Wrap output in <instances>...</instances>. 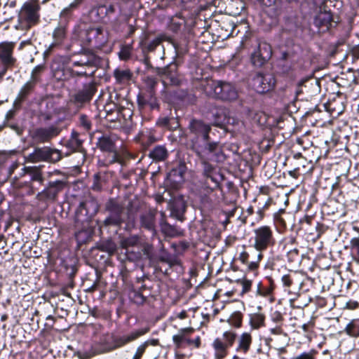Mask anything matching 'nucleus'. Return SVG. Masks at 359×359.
I'll return each instance as SVG.
<instances>
[{
	"label": "nucleus",
	"mask_w": 359,
	"mask_h": 359,
	"mask_svg": "<svg viewBox=\"0 0 359 359\" xmlns=\"http://www.w3.org/2000/svg\"><path fill=\"white\" fill-rule=\"evenodd\" d=\"M39 9L40 6L38 0H31L25 2L18 15L17 28L25 30L36 25L39 20Z\"/></svg>",
	"instance_id": "nucleus-1"
},
{
	"label": "nucleus",
	"mask_w": 359,
	"mask_h": 359,
	"mask_svg": "<svg viewBox=\"0 0 359 359\" xmlns=\"http://www.w3.org/2000/svg\"><path fill=\"white\" fill-rule=\"evenodd\" d=\"M253 247L256 251L262 253L276 244L274 232L271 226H259L253 230Z\"/></svg>",
	"instance_id": "nucleus-2"
},
{
	"label": "nucleus",
	"mask_w": 359,
	"mask_h": 359,
	"mask_svg": "<svg viewBox=\"0 0 359 359\" xmlns=\"http://www.w3.org/2000/svg\"><path fill=\"white\" fill-rule=\"evenodd\" d=\"M192 149L201 160L219 161L220 147L217 142H210L208 140H196L192 144Z\"/></svg>",
	"instance_id": "nucleus-3"
},
{
	"label": "nucleus",
	"mask_w": 359,
	"mask_h": 359,
	"mask_svg": "<svg viewBox=\"0 0 359 359\" xmlns=\"http://www.w3.org/2000/svg\"><path fill=\"white\" fill-rule=\"evenodd\" d=\"M15 43L4 41L0 43V81L9 69L15 67L17 59L13 55Z\"/></svg>",
	"instance_id": "nucleus-4"
},
{
	"label": "nucleus",
	"mask_w": 359,
	"mask_h": 359,
	"mask_svg": "<svg viewBox=\"0 0 359 359\" xmlns=\"http://www.w3.org/2000/svg\"><path fill=\"white\" fill-rule=\"evenodd\" d=\"M236 339V334L233 331H226L221 337L214 339L212 346L214 349L215 359H224L228 354Z\"/></svg>",
	"instance_id": "nucleus-5"
},
{
	"label": "nucleus",
	"mask_w": 359,
	"mask_h": 359,
	"mask_svg": "<svg viewBox=\"0 0 359 359\" xmlns=\"http://www.w3.org/2000/svg\"><path fill=\"white\" fill-rule=\"evenodd\" d=\"M210 95L222 100H234L238 97L236 88L229 83L223 81H212L209 84Z\"/></svg>",
	"instance_id": "nucleus-6"
},
{
	"label": "nucleus",
	"mask_w": 359,
	"mask_h": 359,
	"mask_svg": "<svg viewBox=\"0 0 359 359\" xmlns=\"http://www.w3.org/2000/svg\"><path fill=\"white\" fill-rule=\"evenodd\" d=\"M193 327H185L178 330V332L172 336V341L177 348L185 347H191L198 348L201 346V341L199 336L194 339L191 338V334L194 333Z\"/></svg>",
	"instance_id": "nucleus-7"
},
{
	"label": "nucleus",
	"mask_w": 359,
	"mask_h": 359,
	"mask_svg": "<svg viewBox=\"0 0 359 359\" xmlns=\"http://www.w3.org/2000/svg\"><path fill=\"white\" fill-rule=\"evenodd\" d=\"M28 158L32 163L40 161L56 163L61 160L62 155L60 151L57 149L44 147L36 148L34 151L28 156Z\"/></svg>",
	"instance_id": "nucleus-8"
},
{
	"label": "nucleus",
	"mask_w": 359,
	"mask_h": 359,
	"mask_svg": "<svg viewBox=\"0 0 359 359\" xmlns=\"http://www.w3.org/2000/svg\"><path fill=\"white\" fill-rule=\"evenodd\" d=\"M99 209L97 202L93 198H87L80 203L76 211L77 222H88L97 213Z\"/></svg>",
	"instance_id": "nucleus-9"
},
{
	"label": "nucleus",
	"mask_w": 359,
	"mask_h": 359,
	"mask_svg": "<svg viewBox=\"0 0 359 359\" xmlns=\"http://www.w3.org/2000/svg\"><path fill=\"white\" fill-rule=\"evenodd\" d=\"M252 86L258 93H265L273 88L275 79L271 74H257L252 79Z\"/></svg>",
	"instance_id": "nucleus-10"
},
{
	"label": "nucleus",
	"mask_w": 359,
	"mask_h": 359,
	"mask_svg": "<svg viewBox=\"0 0 359 359\" xmlns=\"http://www.w3.org/2000/svg\"><path fill=\"white\" fill-rule=\"evenodd\" d=\"M86 41L96 48L104 46L108 39L107 32L100 27H91L85 32Z\"/></svg>",
	"instance_id": "nucleus-11"
},
{
	"label": "nucleus",
	"mask_w": 359,
	"mask_h": 359,
	"mask_svg": "<svg viewBox=\"0 0 359 359\" xmlns=\"http://www.w3.org/2000/svg\"><path fill=\"white\" fill-rule=\"evenodd\" d=\"M271 46L266 43H259L257 48L251 55V62L255 67H262L271 57Z\"/></svg>",
	"instance_id": "nucleus-12"
},
{
	"label": "nucleus",
	"mask_w": 359,
	"mask_h": 359,
	"mask_svg": "<svg viewBox=\"0 0 359 359\" xmlns=\"http://www.w3.org/2000/svg\"><path fill=\"white\" fill-rule=\"evenodd\" d=\"M107 210L109 211V215L104 220V225L105 226H120L123 222V207L115 203L111 202L107 205Z\"/></svg>",
	"instance_id": "nucleus-13"
},
{
	"label": "nucleus",
	"mask_w": 359,
	"mask_h": 359,
	"mask_svg": "<svg viewBox=\"0 0 359 359\" xmlns=\"http://www.w3.org/2000/svg\"><path fill=\"white\" fill-rule=\"evenodd\" d=\"M262 257V253L256 251L255 249L250 252L242 251L239 255L238 260L245 264L249 270L253 271L258 268Z\"/></svg>",
	"instance_id": "nucleus-14"
},
{
	"label": "nucleus",
	"mask_w": 359,
	"mask_h": 359,
	"mask_svg": "<svg viewBox=\"0 0 359 359\" xmlns=\"http://www.w3.org/2000/svg\"><path fill=\"white\" fill-rule=\"evenodd\" d=\"M189 128L193 134L197 137L201 136V140H207L209 137V133L211 130V126L209 124L205 123L203 121L196 119H193L190 121ZM198 137H197V140Z\"/></svg>",
	"instance_id": "nucleus-15"
},
{
	"label": "nucleus",
	"mask_w": 359,
	"mask_h": 359,
	"mask_svg": "<svg viewBox=\"0 0 359 359\" xmlns=\"http://www.w3.org/2000/svg\"><path fill=\"white\" fill-rule=\"evenodd\" d=\"M162 76V81L164 85H179L180 78L177 73V65L175 64L170 65L164 68L159 73Z\"/></svg>",
	"instance_id": "nucleus-16"
},
{
	"label": "nucleus",
	"mask_w": 359,
	"mask_h": 359,
	"mask_svg": "<svg viewBox=\"0 0 359 359\" xmlns=\"http://www.w3.org/2000/svg\"><path fill=\"white\" fill-rule=\"evenodd\" d=\"M213 124L219 128L234 123V118L228 116V111L223 107H217L212 112Z\"/></svg>",
	"instance_id": "nucleus-17"
},
{
	"label": "nucleus",
	"mask_w": 359,
	"mask_h": 359,
	"mask_svg": "<svg viewBox=\"0 0 359 359\" xmlns=\"http://www.w3.org/2000/svg\"><path fill=\"white\" fill-rule=\"evenodd\" d=\"M60 130L54 126L38 128L34 131V137L40 142H46L56 137Z\"/></svg>",
	"instance_id": "nucleus-18"
},
{
	"label": "nucleus",
	"mask_w": 359,
	"mask_h": 359,
	"mask_svg": "<svg viewBox=\"0 0 359 359\" xmlns=\"http://www.w3.org/2000/svg\"><path fill=\"white\" fill-rule=\"evenodd\" d=\"M97 145L98 148L103 151L112 154L113 159L111 162H114L117 158V152L115 148L114 140L111 137L103 135L100 137L98 140Z\"/></svg>",
	"instance_id": "nucleus-19"
},
{
	"label": "nucleus",
	"mask_w": 359,
	"mask_h": 359,
	"mask_svg": "<svg viewBox=\"0 0 359 359\" xmlns=\"http://www.w3.org/2000/svg\"><path fill=\"white\" fill-rule=\"evenodd\" d=\"M148 332V329H141L130 333L128 335L122 336L114 341V348H120L124 345L137 339L140 336Z\"/></svg>",
	"instance_id": "nucleus-20"
},
{
	"label": "nucleus",
	"mask_w": 359,
	"mask_h": 359,
	"mask_svg": "<svg viewBox=\"0 0 359 359\" xmlns=\"http://www.w3.org/2000/svg\"><path fill=\"white\" fill-rule=\"evenodd\" d=\"M252 337L249 332H243L238 338L236 351L243 354L247 353L252 345Z\"/></svg>",
	"instance_id": "nucleus-21"
},
{
	"label": "nucleus",
	"mask_w": 359,
	"mask_h": 359,
	"mask_svg": "<svg viewBox=\"0 0 359 359\" xmlns=\"http://www.w3.org/2000/svg\"><path fill=\"white\" fill-rule=\"evenodd\" d=\"M95 92V89L93 84L88 83L84 86L83 88L75 95V102L78 103L88 102L92 98Z\"/></svg>",
	"instance_id": "nucleus-22"
},
{
	"label": "nucleus",
	"mask_w": 359,
	"mask_h": 359,
	"mask_svg": "<svg viewBox=\"0 0 359 359\" xmlns=\"http://www.w3.org/2000/svg\"><path fill=\"white\" fill-rule=\"evenodd\" d=\"M332 21V15L330 12H320L319 13L314 20V23L319 27H328Z\"/></svg>",
	"instance_id": "nucleus-23"
},
{
	"label": "nucleus",
	"mask_w": 359,
	"mask_h": 359,
	"mask_svg": "<svg viewBox=\"0 0 359 359\" xmlns=\"http://www.w3.org/2000/svg\"><path fill=\"white\" fill-rule=\"evenodd\" d=\"M250 325L252 329L257 330L265 325V316L255 313L250 315Z\"/></svg>",
	"instance_id": "nucleus-24"
},
{
	"label": "nucleus",
	"mask_w": 359,
	"mask_h": 359,
	"mask_svg": "<svg viewBox=\"0 0 359 359\" xmlns=\"http://www.w3.org/2000/svg\"><path fill=\"white\" fill-rule=\"evenodd\" d=\"M155 215L152 212L143 214L140 217L142 226L150 231H154Z\"/></svg>",
	"instance_id": "nucleus-25"
},
{
	"label": "nucleus",
	"mask_w": 359,
	"mask_h": 359,
	"mask_svg": "<svg viewBox=\"0 0 359 359\" xmlns=\"http://www.w3.org/2000/svg\"><path fill=\"white\" fill-rule=\"evenodd\" d=\"M344 332L351 337H359V322L357 319L351 320L346 326Z\"/></svg>",
	"instance_id": "nucleus-26"
},
{
	"label": "nucleus",
	"mask_w": 359,
	"mask_h": 359,
	"mask_svg": "<svg viewBox=\"0 0 359 359\" xmlns=\"http://www.w3.org/2000/svg\"><path fill=\"white\" fill-rule=\"evenodd\" d=\"M204 197L202 198L203 203L212 205L219 202V197L216 193L217 190H215L213 192H211L210 191V187L207 186L204 187Z\"/></svg>",
	"instance_id": "nucleus-27"
},
{
	"label": "nucleus",
	"mask_w": 359,
	"mask_h": 359,
	"mask_svg": "<svg viewBox=\"0 0 359 359\" xmlns=\"http://www.w3.org/2000/svg\"><path fill=\"white\" fill-rule=\"evenodd\" d=\"M114 77L118 83H124L128 81L132 76L130 71L128 69H116L114 72Z\"/></svg>",
	"instance_id": "nucleus-28"
},
{
	"label": "nucleus",
	"mask_w": 359,
	"mask_h": 359,
	"mask_svg": "<svg viewBox=\"0 0 359 359\" xmlns=\"http://www.w3.org/2000/svg\"><path fill=\"white\" fill-rule=\"evenodd\" d=\"M167 156L168 151L163 146H157L150 152V156L156 161H163Z\"/></svg>",
	"instance_id": "nucleus-29"
},
{
	"label": "nucleus",
	"mask_w": 359,
	"mask_h": 359,
	"mask_svg": "<svg viewBox=\"0 0 359 359\" xmlns=\"http://www.w3.org/2000/svg\"><path fill=\"white\" fill-rule=\"evenodd\" d=\"M96 62L95 57L93 55H89L88 57H81L79 60L72 62L73 67H92L95 65Z\"/></svg>",
	"instance_id": "nucleus-30"
},
{
	"label": "nucleus",
	"mask_w": 359,
	"mask_h": 359,
	"mask_svg": "<svg viewBox=\"0 0 359 359\" xmlns=\"http://www.w3.org/2000/svg\"><path fill=\"white\" fill-rule=\"evenodd\" d=\"M36 83L34 81H28L20 89L18 93V99L24 100L34 88Z\"/></svg>",
	"instance_id": "nucleus-31"
},
{
	"label": "nucleus",
	"mask_w": 359,
	"mask_h": 359,
	"mask_svg": "<svg viewBox=\"0 0 359 359\" xmlns=\"http://www.w3.org/2000/svg\"><path fill=\"white\" fill-rule=\"evenodd\" d=\"M350 246L353 259L359 263V238H353L350 241Z\"/></svg>",
	"instance_id": "nucleus-32"
},
{
	"label": "nucleus",
	"mask_w": 359,
	"mask_h": 359,
	"mask_svg": "<svg viewBox=\"0 0 359 359\" xmlns=\"http://www.w3.org/2000/svg\"><path fill=\"white\" fill-rule=\"evenodd\" d=\"M83 141L79 138V134L73 132L67 146L72 150H77L81 147Z\"/></svg>",
	"instance_id": "nucleus-33"
},
{
	"label": "nucleus",
	"mask_w": 359,
	"mask_h": 359,
	"mask_svg": "<svg viewBox=\"0 0 359 359\" xmlns=\"http://www.w3.org/2000/svg\"><path fill=\"white\" fill-rule=\"evenodd\" d=\"M162 231L170 237H175L182 235V232L180 230L176 229L175 226H172L168 224H164L161 226Z\"/></svg>",
	"instance_id": "nucleus-34"
},
{
	"label": "nucleus",
	"mask_w": 359,
	"mask_h": 359,
	"mask_svg": "<svg viewBox=\"0 0 359 359\" xmlns=\"http://www.w3.org/2000/svg\"><path fill=\"white\" fill-rule=\"evenodd\" d=\"M115 10L116 7L114 4L99 6L96 9L97 15L104 14L107 16L114 14Z\"/></svg>",
	"instance_id": "nucleus-35"
},
{
	"label": "nucleus",
	"mask_w": 359,
	"mask_h": 359,
	"mask_svg": "<svg viewBox=\"0 0 359 359\" xmlns=\"http://www.w3.org/2000/svg\"><path fill=\"white\" fill-rule=\"evenodd\" d=\"M242 320L243 315L239 311L232 313L228 320L229 324L236 327H240L241 326Z\"/></svg>",
	"instance_id": "nucleus-36"
},
{
	"label": "nucleus",
	"mask_w": 359,
	"mask_h": 359,
	"mask_svg": "<svg viewBox=\"0 0 359 359\" xmlns=\"http://www.w3.org/2000/svg\"><path fill=\"white\" fill-rule=\"evenodd\" d=\"M66 31L65 28L62 26H59L53 32V36L55 40V43L58 44L62 42V41L65 37Z\"/></svg>",
	"instance_id": "nucleus-37"
},
{
	"label": "nucleus",
	"mask_w": 359,
	"mask_h": 359,
	"mask_svg": "<svg viewBox=\"0 0 359 359\" xmlns=\"http://www.w3.org/2000/svg\"><path fill=\"white\" fill-rule=\"evenodd\" d=\"M44 69V65H39L36 66L32 72L30 81L36 83L39 81L40 76L43 72Z\"/></svg>",
	"instance_id": "nucleus-38"
},
{
	"label": "nucleus",
	"mask_w": 359,
	"mask_h": 359,
	"mask_svg": "<svg viewBox=\"0 0 359 359\" xmlns=\"http://www.w3.org/2000/svg\"><path fill=\"white\" fill-rule=\"evenodd\" d=\"M138 243L139 238L136 236H133L122 240L121 246L123 248L128 249L130 247L136 246Z\"/></svg>",
	"instance_id": "nucleus-39"
},
{
	"label": "nucleus",
	"mask_w": 359,
	"mask_h": 359,
	"mask_svg": "<svg viewBox=\"0 0 359 359\" xmlns=\"http://www.w3.org/2000/svg\"><path fill=\"white\" fill-rule=\"evenodd\" d=\"M149 344L155 345L156 341L152 340L151 343H149V341H147L141 344L140 346H138L133 359H140L143 353H144L146 348L148 346Z\"/></svg>",
	"instance_id": "nucleus-40"
},
{
	"label": "nucleus",
	"mask_w": 359,
	"mask_h": 359,
	"mask_svg": "<svg viewBox=\"0 0 359 359\" xmlns=\"http://www.w3.org/2000/svg\"><path fill=\"white\" fill-rule=\"evenodd\" d=\"M79 123L81 127L86 130H89L91 128V121L88 117L85 114H81L79 116Z\"/></svg>",
	"instance_id": "nucleus-41"
},
{
	"label": "nucleus",
	"mask_w": 359,
	"mask_h": 359,
	"mask_svg": "<svg viewBox=\"0 0 359 359\" xmlns=\"http://www.w3.org/2000/svg\"><path fill=\"white\" fill-rule=\"evenodd\" d=\"M316 353L315 350H310L308 352H303L291 359H316Z\"/></svg>",
	"instance_id": "nucleus-42"
},
{
	"label": "nucleus",
	"mask_w": 359,
	"mask_h": 359,
	"mask_svg": "<svg viewBox=\"0 0 359 359\" xmlns=\"http://www.w3.org/2000/svg\"><path fill=\"white\" fill-rule=\"evenodd\" d=\"M59 192V191L54 189V188L48 185V187L43 190V194L48 199H55Z\"/></svg>",
	"instance_id": "nucleus-43"
},
{
	"label": "nucleus",
	"mask_w": 359,
	"mask_h": 359,
	"mask_svg": "<svg viewBox=\"0 0 359 359\" xmlns=\"http://www.w3.org/2000/svg\"><path fill=\"white\" fill-rule=\"evenodd\" d=\"M239 283L242 287V290H241L242 294H245L250 290L251 287H252V281L251 280H248V279H243V280H240Z\"/></svg>",
	"instance_id": "nucleus-44"
},
{
	"label": "nucleus",
	"mask_w": 359,
	"mask_h": 359,
	"mask_svg": "<svg viewBox=\"0 0 359 359\" xmlns=\"http://www.w3.org/2000/svg\"><path fill=\"white\" fill-rule=\"evenodd\" d=\"M145 84L150 90H153L157 84V81L152 76H147L144 79Z\"/></svg>",
	"instance_id": "nucleus-45"
},
{
	"label": "nucleus",
	"mask_w": 359,
	"mask_h": 359,
	"mask_svg": "<svg viewBox=\"0 0 359 359\" xmlns=\"http://www.w3.org/2000/svg\"><path fill=\"white\" fill-rule=\"evenodd\" d=\"M272 320L276 323L277 325H283V317L280 312L275 311L273 313L271 316Z\"/></svg>",
	"instance_id": "nucleus-46"
},
{
	"label": "nucleus",
	"mask_w": 359,
	"mask_h": 359,
	"mask_svg": "<svg viewBox=\"0 0 359 359\" xmlns=\"http://www.w3.org/2000/svg\"><path fill=\"white\" fill-rule=\"evenodd\" d=\"M283 286L290 287L293 283V279L290 274H285L281 278Z\"/></svg>",
	"instance_id": "nucleus-47"
},
{
	"label": "nucleus",
	"mask_w": 359,
	"mask_h": 359,
	"mask_svg": "<svg viewBox=\"0 0 359 359\" xmlns=\"http://www.w3.org/2000/svg\"><path fill=\"white\" fill-rule=\"evenodd\" d=\"M206 177H207V179L205 181L206 184H209V180L212 181L215 184L214 187H210V191L211 192H213L215 190H217L219 187V182L210 175H208Z\"/></svg>",
	"instance_id": "nucleus-48"
},
{
	"label": "nucleus",
	"mask_w": 359,
	"mask_h": 359,
	"mask_svg": "<svg viewBox=\"0 0 359 359\" xmlns=\"http://www.w3.org/2000/svg\"><path fill=\"white\" fill-rule=\"evenodd\" d=\"M48 185L50 187H51L52 188H54V189H56V190L60 191L65 186V182L62 181H60V180H56L54 182H50L48 184Z\"/></svg>",
	"instance_id": "nucleus-49"
},
{
	"label": "nucleus",
	"mask_w": 359,
	"mask_h": 359,
	"mask_svg": "<svg viewBox=\"0 0 359 359\" xmlns=\"http://www.w3.org/2000/svg\"><path fill=\"white\" fill-rule=\"evenodd\" d=\"M269 331L271 334L274 335H281L284 334L281 325H276L274 327H271Z\"/></svg>",
	"instance_id": "nucleus-50"
},
{
	"label": "nucleus",
	"mask_w": 359,
	"mask_h": 359,
	"mask_svg": "<svg viewBox=\"0 0 359 359\" xmlns=\"http://www.w3.org/2000/svg\"><path fill=\"white\" fill-rule=\"evenodd\" d=\"M208 160H202L203 164L204 165V173L207 176L208 175H210L211 172L213 170L212 166L208 163Z\"/></svg>",
	"instance_id": "nucleus-51"
},
{
	"label": "nucleus",
	"mask_w": 359,
	"mask_h": 359,
	"mask_svg": "<svg viewBox=\"0 0 359 359\" xmlns=\"http://www.w3.org/2000/svg\"><path fill=\"white\" fill-rule=\"evenodd\" d=\"M271 292V290L269 289H264V290H262L261 289V283H259L258 285H257V293L259 294V295H261V296H263V297H266L268 296Z\"/></svg>",
	"instance_id": "nucleus-52"
},
{
	"label": "nucleus",
	"mask_w": 359,
	"mask_h": 359,
	"mask_svg": "<svg viewBox=\"0 0 359 359\" xmlns=\"http://www.w3.org/2000/svg\"><path fill=\"white\" fill-rule=\"evenodd\" d=\"M160 38H156L152 41H151L148 45V49L149 50H153L155 48L161 43Z\"/></svg>",
	"instance_id": "nucleus-53"
},
{
	"label": "nucleus",
	"mask_w": 359,
	"mask_h": 359,
	"mask_svg": "<svg viewBox=\"0 0 359 359\" xmlns=\"http://www.w3.org/2000/svg\"><path fill=\"white\" fill-rule=\"evenodd\" d=\"M130 52L129 48H123L120 53V57L123 60H127L129 58Z\"/></svg>",
	"instance_id": "nucleus-54"
},
{
	"label": "nucleus",
	"mask_w": 359,
	"mask_h": 359,
	"mask_svg": "<svg viewBox=\"0 0 359 359\" xmlns=\"http://www.w3.org/2000/svg\"><path fill=\"white\" fill-rule=\"evenodd\" d=\"M32 180H34V181H38V182H42L43 177L41 176V173L39 171H38V170L36 171L32 175Z\"/></svg>",
	"instance_id": "nucleus-55"
},
{
	"label": "nucleus",
	"mask_w": 359,
	"mask_h": 359,
	"mask_svg": "<svg viewBox=\"0 0 359 359\" xmlns=\"http://www.w3.org/2000/svg\"><path fill=\"white\" fill-rule=\"evenodd\" d=\"M311 78V76H306L299 81V82L298 83V89L297 90V94L302 93V90L299 88L304 84L305 82L308 81Z\"/></svg>",
	"instance_id": "nucleus-56"
},
{
	"label": "nucleus",
	"mask_w": 359,
	"mask_h": 359,
	"mask_svg": "<svg viewBox=\"0 0 359 359\" xmlns=\"http://www.w3.org/2000/svg\"><path fill=\"white\" fill-rule=\"evenodd\" d=\"M262 3L263 5L266 6H271L273 5L276 0H259Z\"/></svg>",
	"instance_id": "nucleus-57"
},
{
	"label": "nucleus",
	"mask_w": 359,
	"mask_h": 359,
	"mask_svg": "<svg viewBox=\"0 0 359 359\" xmlns=\"http://www.w3.org/2000/svg\"><path fill=\"white\" fill-rule=\"evenodd\" d=\"M358 303L356 302L347 303L346 307L350 309H355L358 307Z\"/></svg>",
	"instance_id": "nucleus-58"
},
{
	"label": "nucleus",
	"mask_w": 359,
	"mask_h": 359,
	"mask_svg": "<svg viewBox=\"0 0 359 359\" xmlns=\"http://www.w3.org/2000/svg\"><path fill=\"white\" fill-rule=\"evenodd\" d=\"M177 316L180 319H184L187 317V312L185 311H182Z\"/></svg>",
	"instance_id": "nucleus-59"
},
{
	"label": "nucleus",
	"mask_w": 359,
	"mask_h": 359,
	"mask_svg": "<svg viewBox=\"0 0 359 359\" xmlns=\"http://www.w3.org/2000/svg\"><path fill=\"white\" fill-rule=\"evenodd\" d=\"M13 116H14V111L10 110L7 112L6 117L7 119H10V118H12L13 117Z\"/></svg>",
	"instance_id": "nucleus-60"
},
{
	"label": "nucleus",
	"mask_w": 359,
	"mask_h": 359,
	"mask_svg": "<svg viewBox=\"0 0 359 359\" xmlns=\"http://www.w3.org/2000/svg\"><path fill=\"white\" fill-rule=\"evenodd\" d=\"M297 169H294L293 170H290L289 171V175L292 177H294V178H297Z\"/></svg>",
	"instance_id": "nucleus-61"
},
{
	"label": "nucleus",
	"mask_w": 359,
	"mask_h": 359,
	"mask_svg": "<svg viewBox=\"0 0 359 359\" xmlns=\"http://www.w3.org/2000/svg\"><path fill=\"white\" fill-rule=\"evenodd\" d=\"M115 250H116V248H115L114 245H110L109 249L107 250V251L109 253H113L114 252H115Z\"/></svg>",
	"instance_id": "nucleus-62"
},
{
	"label": "nucleus",
	"mask_w": 359,
	"mask_h": 359,
	"mask_svg": "<svg viewBox=\"0 0 359 359\" xmlns=\"http://www.w3.org/2000/svg\"><path fill=\"white\" fill-rule=\"evenodd\" d=\"M81 0H75V2L74 3H72L70 5H69V8H75L77 4L81 2Z\"/></svg>",
	"instance_id": "nucleus-63"
},
{
	"label": "nucleus",
	"mask_w": 359,
	"mask_h": 359,
	"mask_svg": "<svg viewBox=\"0 0 359 359\" xmlns=\"http://www.w3.org/2000/svg\"><path fill=\"white\" fill-rule=\"evenodd\" d=\"M168 122H169V119H168V118H163V119L161 121V125H163V126H167V125L168 124Z\"/></svg>",
	"instance_id": "nucleus-64"
}]
</instances>
